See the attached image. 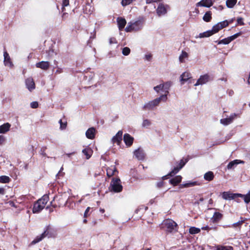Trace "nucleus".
I'll return each mask as SVG.
<instances>
[{"label": "nucleus", "mask_w": 250, "mask_h": 250, "mask_svg": "<svg viewBox=\"0 0 250 250\" xmlns=\"http://www.w3.org/2000/svg\"><path fill=\"white\" fill-rule=\"evenodd\" d=\"M167 97L166 95H160L151 101L145 103L142 108L144 110H154L159 106L161 102H166Z\"/></svg>", "instance_id": "f257e3e1"}, {"label": "nucleus", "mask_w": 250, "mask_h": 250, "mask_svg": "<svg viewBox=\"0 0 250 250\" xmlns=\"http://www.w3.org/2000/svg\"><path fill=\"white\" fill-rule=\"evenodd\" d=\"M57 233L56 231L50 226L45 227L44 232L40 235L37 236L31 242V244H35L41 241L43 238L47 237L48 238H55L56 237Z\"/></svg>", "instance_id": "f03ea898"}, {"label": "nucleus", "mask_w": 250, "mask_h": 250, "mask_svg": "<svg viewBox=\"0 0 250 250\" xmlns=\"http://www.w3.org/2000/svg\"><path fill=\"white\" fill-rule=\"evenodd\" d=\"M48 200L49 197L47 195H44L41 199H39L34 205L33 208V213H39L43 209Z\"/></svg>", "instance_id": "7ed1b4c3"}, {"label": "nucleus", "mask_w": 250, "mask_h": 250, "mask_svg": "<svg viewBox=\"0 0 250 250\" xmlns=\"http://www.w3.org/2000/svg\"><path fill=\"white\" fill-rule=\"evenodd\" d=\"M144 21L142 20L139 19L135 21H131L128 23L125 30L126 32L132 31H139L143 28Z\"/></svg>", "instance_id": "20e7f679"}, {"label": "nucleus", "mask_w": 250, "mask_h": 250, "mask_svg": "<svg viewBox=\"0 0 250 250\" xmlns=\"http://www.w3.org/2000/svg\"><path fill=\"white\" fill-rule=\"evenodd\" d=\"M109 188L111 191L114 192L118 193L121 192L123 190V186L120 178H113L110 183Z\"/></svg>", "instance_id": "39448f33"}, {"label": "nucleus", "mask_w": 250, "mask_h": 250, "mask_svg": "<svg viewBox=\"0 0 250 250\" xmlns=\"http://www.w3.org/2000/svg\"><path fill=\"white\" fill-rule=\"evenodd\" d=\"M163 225L168 232H173L177 230V224L171 219H166L163 221Z\"/></svg>", "instance_id": "423d86ee"}, {"label": "nucleus", "mask_w": 250, "mask_h": 250, "mask_svg": "<svg viewBox=\"0 0 250 250\" xmlns=\"http://www.w3.org/2000/svg\"><path fill=\"white\" fill-rule=\"evenodd\" d=\"M229 22L227 20L218 22L213 26L212 30H211L212 35L218 32L220 29L227 26Z\"/></svg>", "instance_id": "0eeeda50"}, {"label": "nucleus", "mask_w": 250, "mask_h": 250, "mask_svg": "<svg viewBox=\"0 0 250 250\" xmlns=\"http://www.w3.org/2000/svg\"><path fill=\"white\" fill-rule=\"evenodd\" d=\"M241 35V32L237 33L232 36H231L229 37H228L227 38H225L222 40H220L218 42H217V43L218 44H228L229 42H230L231 41H232L233 40H235L237 37L240 36Z\"/></svg>", "instance_id": "6e6552de"}, {"label": "nucleus", "mask_w": 250, "mask_h": 250, "mask_svg": "<svg viewBox=\"0 0 250 250\" xmlns=\"http://www.w3.org/2000/svg\"><path fill=\"white\" fill-rule=\"evenodd\" d=\"M3 63L4 65L10 68H12L14 66V64L9 54L7 51H5L3 52Z\"/></svg>", "instance_id": "1a4fd4ad"}, {"label": "nucleus", "mask_w": 250, "mask_h": 250, "mask_svg": "<svg viewBox=\"0 0 250 250\" xmlns=\"http://www.w3.org/2000/svg\"><path fill=\"white\" fill-rule=\"evenodd\" d=\"M123 133V132L122 130H119L116 134L112 138L111 140V143L113 144L116 143L118 145H120L122 141Z\"/></svg>", "instance_id": "9d476101"}, {"label": "nucleus", "mask_w": 250, "mask_h": 250, "mask_svg": "<svg viewBox=\"0 0 250 250\" xmlns=\"http://www.w3.org/2000/svg\"><path fill=\"white\" fill-rule=\"evenodd\" d=\"M210 80V77L209 75L206 74L204 75H201L198 79L197 82L195 83V86L199 85H202L206 83Z\"/></svg>", "instance_id": "9b49d317"}, {"label": "nucleus", "mask_w": 250, "mask_h": 250, "mask_svg": "<svg viewBox=\"0 0 250 250\" xmlns=\"http://www.w3.org/2000/svg\"><path fill=\"white\" fill-rule=\"evenodd\" d=\"M237 116V114L235 113L231 114L229 117L221 119L220 123L224 125H229L232 123L233 121Z\"/></svg>", "instance_id": "f8f14e48"}, {"label": "nucleus", "mask_w": 250, "mask_h": 250, "mask_svg": "<svg viewBox=\"0 0 250 250\" xmlns=\"http://www.w3.org/2000/svg\"><path fill=\"white\" fill-rule=\"evenodd\" d=\"M134 155L138 160H144L146 156L144 150L141 147L134 151Z\"/></svg>", "instance_id": "ddd939ff"}, {"label": "nucleus", "mask_w": 250, "mask_h": 250, "mask_svg": "<svg viewBox=\"0 0 250 250\" xmlns=\"http://www.w3.org/2000/svg\"><path fill=\"white\" fill-rule=\"evenodd\" d=\"M238 193H232L229 191H224L222 193V198L225 200H233L238 197Z\"/></svg>", "instance_id": "4468645a"}, {"label": "nucleus", "mask_w": 250, "mask_h": 250, "mask_svg": "<svg viewBox=\"0 0 250 250\" xmlns=\"http://www.w3.org/2000/svg\"><path fill=\"white\" fill-rule=\"evenodd\" d=\"M186 162H185L183 161V160H181L179 162V164L178 165V166L174 167L173 168V169H172L169 172V175H170V176H172L174 175L177 173L179 171V170L185 166V165L186 164Z\"/></svg>", "instance_id": "2eb2a0df"}, {"label": "nucleus", "mask_w": 250, "mask_h": 250, "mask_svg": "<svg viewBox=\"0 0 250 250\" xmlns=\"http://www.w3.org/2000/svg\"><path fill=\"white\" fill-rule=\"evenodd\" d=\"M167 5H164L162 3H160L159 4L157 9L156 12L159 16H161L162 15H165L167 12Z\"/></svg>", "instance_id": "dca6fc26"}, {"label": "nucleus", "mask_w": 250, "mask_h": 250, "mask_svg": "<svg viewBox=\"0 0 250 250\" xmlns=\"http://www.w3.org/2000/svg\"><path fill=\"white\" fill-rule=\"evenodd\" d=\"M25 84L26 88L30 91H32L35 88V84L33 78H28L26 79Z\"/></svg>", "instance_id": "f3484780"}, {"label": "nucleus", "mask_w": 250, "mask_h": 250, "mask_svg": "<svg viewBox=\"0 0 250 250\" xmlns=\"http://www.w3.org/2000/svg\"><path fill=\"white\" fill-rule=\"evenodd\" d=\"M134 138L130 134L125 133L124 135V141L127 146H130L133 142Z\"/></svg>", "instance_id": "a211bd4d"}, {"label": "nucleus", "mask_w": 250, "mask_h": 250, "mask_svg": "<svg viewBox=\"0 0 250 250\" xmlns=\"http://www.w3.org/2000/svg\"><path fill=\"white\" fill-rule=\"evenodd\" d=\"M239 164H244V162L240 160H234L228 164L227 168L229 170L233 169Z\"/></svg>", "instance_id": "6ab92c4d"}, {"label": "nucleus", "mask_w": 250, "mask_h": 250, "mask_svg": "<svg viewBox=\"0 0 250 250\" xmlns=\"http://www.w3.org/2000/svg\"><path fill=\"white\" fill-rule=\"evenodd\" d=\"M36 66L37 68H40L42 70H46L50 66V63L47 61H42L36 63Z\"/></svg>", "instance_id": "aec40b11"}, {"label": "nucleus", "mask_w": 250, "mask_h": 250, "mask_svg": "<svg viewBox=\"0 0 250 250\" xmlns=\"http://www.w3.org/2000/svg\"><path fill=\"white\" fill-rule=\"evenodd\" d=\"M213 4L212 0H201L199 2L197 3V6H203L206 7H209Z\"/></svg>", "instance_id": "412c9836"}, {"label": "nucleus", "mask_w": 250, "mask_h": 250, "mask_svg": "<svg viewBox=\"0 0 250 250\" xmlns=\"http://www.w3.org/2000/svg\"><path fill=\"white\" fill-rule=\"evenodd\" d=\"M95 133L96 129L92 127L87 130L85 132V135L88 139H93L95 138Z\"/></svg>", "instance_id": "4be33fe9"}, {"label": "nucleus", "mask_w": 250, "mask_h": 250, "mask_svg": "<svg viewBox=\"0 0 250 250\" xmlns=\"http://www.w3.org/2000/svg\"><path fill=\"white\" fill-rule=\"evenodd\" d=\"M191 78V74L188 72H184L180 76V82L181 84H184Z\"/></svg>", "instance_id": "5701e85b"}, {"label": "nucleus", "mask_w": 250, "mask_h": 250, "mask_svg": "<svg viewBox=\"0 0 250 250\" xmlns=\"http://www.w3.org/2000/svg\"><path fill=\"white\" fill-rule=\"evenodd\" d=\"M11 125L8 123H4L0 125V134H5L9 131Z\"/></svg>", "instance_id": "b1692460"}, {"label": "nucleus", "mask_w": 250, "mask_h": 250, "mask_svg": "<svg viewBox=\"0 0 250 250\" xmlns=\"http://www.w3.org/2000/svg\"><path fill=\"white\" fill-rule=\"evenodd\" d=\"M117 172L116 168L114 166H112L106 168V175L108 177H111Z\"/></svg>", "instance_id": "393cba45"}, {"label": "nucleus", "mask_w": 250, "mask_h": 250, "mask_svg": "<svg viewBox=\"0 0 250 250\" xmlns=\"http://www.w3.org/2000/svg\"><path fill=\"white\" fill-rule=\"evenodd\" d=\"M162 83L163 85H164V88L165 89V93L164 94H162L161 95H166V97H167V95L169 93V89L172 85V83L171 82L168 81L165 83Z\"/></svg>", "instance_id": "a878e982"}, {"label": "nucleus", "mask_w": 250, "mask_h": 250, "mask_svg": "<svg viewBox=\"0 0 250 250\" xmlns=\"http://www.w3.org/2000/svg\"><path fill=\"white\" fill-rule=\"evenodd\" d=\"M182 177L180 175H178L175 176V177L169 180V183L175 186L177 185L179 183H180L182 181Z\"/></svg>", "instance_id": "bb28decb"}, {"label": "nucleus", "mask_w": 250, "mask_h": 250, "mask_svg": "<svg viewBox=\"0 0 250 250\" xmlns=\"http://www.w3.org/2000/svg\"><path fill=\"white\" fill-rule=\"evenodd\" d=\"M117 21L119 30H122L126 24V22L125 20L123 18H118L117 19Z\"/></svg>", "instance_id": "cd10ccee"}, {"label": "nucleus", "mask_w": 250, "mask_h": 250, "mask_svg": "<svg viewBox=\"0 0 250 250\" xmlns=\"http://www.w3.org/2000/svg\"><path fill=\"white\" fill-rule=\"evenodd\" d=\"M222 217V214L218 212H215L212 217L211 220L213 223H217L219 222Z\"/></svg>", "instance_id": "c85d7f7f"}, {"label": "nucleus", "mask_w": 250, "mask_h": 250, "mask_svg": "<svg viewBox=\"0 0 250 250\" xmlns=\"http://www.w3.org/2000/svg\"><path fill=\"white\" fill-rule=\"evenodd\" d=\"M245 219L243 218H241L240 220H239L237 222L233 223L231 225H229V227L234 228H239L240 229L242 226V225L244 223Z\"/></svg>", "instance_id": "c756f323"}, {"label": "nucleus", "mask_w": 250, "mask_h": 250, "mask_svg": "<svg viewBox=\"0 0 250 250\" xmlns=\"http://www.w3.org/2000/svg\"><path fill=\"white\" fill-rule=\"evenodd\" d=\"M238 197L243 198L244 202L248 204L250 202V191L246 195L238 193Z\"/></svg>", "instance_id": "7c9ffc66"}, {"label": "nucleus", "mask_w": 250, "mask_h": 250, "mask_svg": "<svg viewBox=\"0 0 250 250\" xmlns=\"http://www.w3.org/2000/svg\"><path fill=\"white\" fill-rule=\"evenodd\" d=\"M214 174L212 171H208L206 172L204 176V179L206 181H210L214 178Z\"/></svg>", "instance_id": "2f4dec72"}, {"label": "nucleus", "mask_w": 250, "mask_h": 250, "mask_svg": "<svg viewBox=\"0 0 250 250\" xmlns=\"http://www.w3.org/2000/svg\"><path fill=\"white\" fill-rule=\"evenodd\" d=\"M188 54L185 51H182L181 55L179 57V62L181 63H183L185 62V59L188 58Z\"/></svg>", "instance_id": "473e14b6"}, {"label": "nucleus", "mask_w": 250, "mask_h": 250, "mask_svg": "<svg viewBox=\"0 0 250 250\" xmlns=\"http://www.w3.org/2000/svg\"><path fill=\"white\" fill-rule=\"evenodd\" d=\"M212 35L211 30H208L203 33H200L198 36H196V38H203L210 37Z\"/></svg>", "instance_id": "72a5a7b5"}, {"label": "nucleus", "mask_w": 250, "mask_h": 250, "mask_svg": "<svg viewBox=\"0 0 250 250\" xmlns=\"http://www.w3.org/2000/svg\"><path fill=\"white\" fill-rule=\"evenodd\" d=\"M83 153L86 156L87 159H88L91 156L92 150L90 148H86L83 150Z\"/></svg>", "instance_id": "f704fd0d"}, {"label": "nucleus", "mask_w": 250, "mask_h": 250, "mask_svg": "<svg viewBox=\"0 0 250 250\" xmlns=\"http://www.w3.org/2000/svg\"><path fill=\"white\" fill-rule=\"evenodd\" d=\"M153 89L157 94L159 93L161 91L165 93L164 85H163L162 83L156 86H154L153 87Z\"/></svg>", "instance_id": "c9c22d12"}, {"label": "nucleus", "mask_w": 250, "mask_h": 250, "mask_svg": "<svg viewBox=\"0 0 250 250\" xmlns=\"http://www.w3.org/2000/svg\"><path fill=\"white\" fill-rule=\"evenodd\" d=\"M237 2V0H227L226 5L229 8H233Z\"/></svg>", "instance_id": "e433bc0d"}, {"label": "nucleus", "mask_w": 250, "mask_h": 250, "mask_svg": "<svg viewBox=\"0 0 250 250\" xmlns=\"http://www.w3.org/2000/svg\"><path fill=\"white\" fill-rule=\"evenodd\" d=\"M197 183V182H188V183L180 185V188L190 187L196 185Z\"/></svg>", "instance_id": "4c0bfd02"}, {"label": "nucleus", "mask_w": 250, "mask_h": 250, "mask_svg": "<svg viewBox=\"0 0 250 250\" xmlns=\"http://www.w3.org/2000/svg\"><path fill=\"white\" fill-rule=\"evenodd\" d=\"M200 232V229L194 227H190L189 229V232L191 234H195Z\"/></svg>", "instance_id": "58836bf2"}, {"label": "nucleus", "mask_w": 250, "mask_h": 250, "mask_svg": "<svg viewBox=\"0 0 250 250\" xmlns=\"http://www.w3.org/2000/svg\"><path fill=\"white\" fill-rule=\"evenodd\" d=\"M203 20L204 21L206 22H208L211 19V12L208 11L205 13L203 18Z\"/></svg>", "instance_id": "ea45409f"}, {"label": "nucleus", "mask_w": 250, "mask_h": 250, "mask_svg": "<svg viewBox=\"0 0 250 250\" xmlns=\"http://www.w3.org/2000/svg\"><path fill=\"white\" fill-rule=\"evenodd\" d=\"M10 181V178L7 176H0V183H8Z\"/></svg>", "instance_id": "a19ab883"}, {"label": "nucleus", "mask_w": 250, "mask_h": 250, "mask_svg": "<svg viewBox=\"0 0 250 250\" xmlns=\"http://www.w3.org/2000/svg\"><path fill=\"white\" fill-rule=\"evenodd\" d=\"M216 250H233L231 246H218Z\"/></svg>", "instance_id": "79ce46f5"}, {"label": "nucleus", "mask_w": 250, "mask_h": 250, "mask_svg": "<svg viewBox=\"0 0 250 250\" xmlns=\"http://www.w3.org/2000/svg\"><path fill=\"white\" fill-rule=\"evenodd\" d=\"M130 53V49L129 47H125L122 49V53L125 56L128 55Z\"/></svg>", "instance_id": "37998d69"}, {"label": "nucleus", "mask_w": 250, "mask_h": 250, "mask_svg": "<svg viewBox=\"0 0 250 250\" xmlns=\"http://www.w3.org/2000/svg\"><path fill=\"white\" fill-rule=\"evenodd\" d=\"M151 125V122L150 120L147 119H145L143 120L142 123V126L144 127H146Z\"/></svg>", "instance_id": "c03bdc74"}, {"label": "nucleus", "mask_w": 250, "mask_h": 250, "mask_svg": "<svg viewBox=\"0 0 250 250\" xmlns=\"http://www.w3.org/2000/svg\"><path fill=\"white\" fill-rule=\"evenodd\" d=\"M59 123L60 124V128L62 130V129H65L66 128V125H67L66 122L63 123L62 122V119H60L59 120Z\"/></svg>", "instance_id": "a18cd8bd"}, {"label": "nucleus", "mask_w": 250, "mask_h": 250, "mask_svg": "<svg viewBox=\"0 0 250 250\" xmlns=\"http://www.w3.org/2000/svg\"><path fill=\"white\" fill-rule=\"evenodd\" d=\"M39 104L37 102H33L30 104V106L32 108H36L38 107Z\"/></svg>", "instance_id": "49530a36"}, {"label": "nucleus", "mask_w": 250, "mask_h": 250, "mask_svg": "<svg viewBox=\"0 0 250 250\" xmlns=\"http://www.w3.org/2000/svg\"><path fill=\"white\" fill-rule=\"evenodd\" d=\"M69 0H63L62 1V11L64 10V7L67 6L69 5Z\"/></svg>", "instance_id": "de8ad7c7"}, {"label": "nucleus", "mask_w": 250, "mask_h": 250, "mask_svg": "<svg viewBox=\"0 0 250 250\" xmlns=\"http://www.w3.org/2000/svg\"><path fill=\"white\" fill-rule=\"evenodd\" d=\"M5 137L3 135H0V145H2L5 142Z\"/></svg>", "instance_id": "09e8293b"}, {"label": "nucleus", "mask_w": 250, "mask_h": 250, "mask_svg": "<svg viewBox=\"0 0 250 250\" xmlns=\"http://www.w3.org/2000/svg\"><path fill=\"white\" fill-rule=\"evenodd\" d=\"M145 58L146 60L149 61L152 58V55L151 54H146Z\"/></svg>", "instance_id": "8fccbe9b"}, {"label": "nucleus", "mask_w": 250, "mask_h": 250, "mask_svg": "<svg viewBox=\"0 0 250 250\" xmlns=\"http://www.w3.org/2000/svg\"><path fill=\"white\" fill-rule=\"evenodd\" d=\"M237 23L240 25H244V23L243 22V20L242 18H239L237 19Z\"/></svg>", "instance_id": "3c124183"}, {"label": "nucleus", "mask_w": 250, "mask_h": 250, "mask_svg": "<svg viewBox=\"0 0 250 250\" xmlns=\"http://www.w3.org/2000/svg\"><path fill=\"white\" fill-rule=\"evenodd\" d=\"M161 0H146V3L147 4H150L153 2H157Z\"/></svg>", "instance_id": "603ef678"}, {"label": "nucleus", "mask_w": 250, "mask_h": 250, "mask_svg": "<svg viewBox=\"0 0 250 250\" xmlns=\"http://www.w3.org/2000/svg\"><path fill=\"white\" fill-rule=\"evenodd\" d=\"M117 43V41H116V40L115 38H111L110 39H109V43L110 44H112V43Z\"/></svg>", "instance_id": "864d4df0"}, {"label": "nucleus", "mask_w": 250, "mask_h": 250, "mask_svg": "<svg viewBox=\"0 0 250 250\" xmlns=\"http://www.w3.org/2000/svg\"><path fill=\"white\" fill-rule=\"evenodd\" d=\"M63 167H62L61 168V169H60V170L59 172H58V173L57 174V176H58L59 175H61V176H63V175H64V173H62V171L63 170Z\"/></svg>", "instance_id": "5fc2aeb1"}, {"label": "nucleus", "mask_w": 250, "mask_h": 250, "mask_svg": "<svg viewBox=\"0 0 250 250\" xmlns=\"http://www.w3.org/2000/svg\"><path fill=\"white\" fill-rule=\"evenodd\" d=\"M164 185V182L163 181H160L157 183V187L158 188H161Z\"/></svg>", "instance_id": "6e6d98bb"}, {"label": "nucleus", "mask_w": 250, "mask_h": 250, "mask_svg": "<svg viewBox=\"0 0 250 250\" xmlns=\"http://www.w3.org/2000/svg\"><path fill=\"white\" fill-rule=\"evenodd\" d=\"M211 228L208 227V226H205V227H203L201 228V229L202 230H208V231H209V230H211Z\"/></svg>", "instance_id": "4d7b16f0"}, {"label": "nucleus", "mask_w": 250, "mask_h": 250, "mask_svg": "<svg viewBox=\"0 0 250 250\" xmlns=\"http://www.w3.org/2000/svg\"><path fill=\"white\" fill-rule=\"evenodd\" d=\"M62 69L61 68L58 67L56 71V74H60L62 72Z\"/></svg>", "instance_id": "13d9d810"}, {"label": "nucleus", "mask_w": 250, "mask_h": 250, "mask_svg": "<svg viewBox=\"0 0 250 250\" xmlns=\"http://www.w3.org/2000/svg\"><path fill=\"white\" fill-rule=\"evenodd\" d=\"M90 208L89 207H88V208L86 209V210H85V212H84V217H87V213L88 212V211H89Z\"/></svg>", "instance_id": "bf43d9fd"}, {"label": "nucleus", "mask_w": 250, "mask_h": 250, "mask_svg": "<svg viewBox=\"0 0 250 250\" xmlns=\"http://www.w3.org/2000/svg\"><path fill=\"white\" fill-rule=\"evenodd\" d=\"M5 193V190L3 188H0V194L3 195Z\"/></svg>", "instance_id": "052dcab7"}, {"label": "nucleus", "mask_w": 250, "mask_h": 250, "mask_svg": "<svg viewBox=\"0 0 250 250\" xmlns=\"http://www.w3.org/2000/svg\"><path fill=\"white\" fill-rule=\"evenodd\" d=\"M9 205L11 206H14V203L13 202H9Z\"/></svg>", "instance_id": "680f3d73"}, {"label": "nucleus", "mask_w": 250, "mask_h": 250, "mask_svg": "<svg viewBox=\"0 0 250 250\" xmlns=\"http://www.w3.org/2000/svg\"><path fill=\"white\" fill-rule=\"evenodd\" d=\"M170 176V175H169V173L168 174H167V175H166V176H163V179H166L167 178V176Z\"/></svg>", "instance_id": "e2e57ef3"}, {"label": "nucleus", "mask_w": 250, "mask_h": 250, "mask_svg": "<svg viewBox=\"0 0 250 250\" xmlns=\"http://www.w3.org/2000/svg\"><path fill=\"white\" fill-rule=\"evenodd\" d=\"M100 212H102V213H104V209H103V208H101V209H100Z\"/></svg>", "instance_id": "0e129e2a"}, {"label": "nucleus", "mask_w": 250, "mask_h": 250, "mask_svg": "<svg viewBox=\"0 0 250 250\" xmlns=\"http://www.w3.org/2000/svg\"><path fill=\"white\" fill-rule=\"evenodd\" d=\"M73 154H74V152H73V153H67L66 154V155L68 156V157H70V156Z\"/></svg>", "instance_id": "69168bd1"}, {"label": "nucleus", "mask_w": 250, "mask_h": 250, "mask_svg": "<svg viewBox=\"0 0 250 250\" xmlns=\"http://www.w3.org/2000/svg\"><path fill=\"white\" fill-rule=\"evenodd\" d=\"M87 7H90L91 8V6H90V5H89V4H88V5H86V7H85V10L87 9Z\"/></svg>", "instance_id": "338daca9"}, {"label": "nucleus", "mask_w": 250, "mask_h": 250, "mask_svg": "<svg viewBox=\"0 0 250 250\" xmlns=\"http://www.w3.org/2000/svg\"><path fill=\"white\" fill-rule=\"evenodd\" d=\"M86 222H87V220H86V219H84V220H83V222H84V223H86Z\"/></svg>", "instance_id": "774afa93"}]
</instances>
